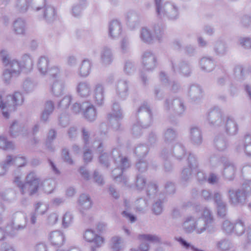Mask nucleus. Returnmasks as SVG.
I'll use <instances>...</instances> for the list:
<instances>
[{"label": "nucleus", "mask_w": 251, "mask_h": 251, "mask_svg": "<svg viewBox=\"0 0 251 251\" xmlns=\"http://www.w3.org/2000/svg\"><path fill=\"white\" fill-rule=\"evenodd\" d=\"M132 133L135 137H138L141 134V125L139 123L133 125Z\"/></svg>", "instance_id": "53"}, {"label": "nucleus", "mask_w": 251, "mask_h": 251, "mask_svg": "<svg viewBox=\"0 0 251 251\" xmlns=\"http://www.w3.org/2000/svg\"><path fill=\"white\" fill-rule=\"evenodd\" d=\"M14 165L18 167L25 166L27 163V159L24 156H14Z\"/></svg>", "instance_id": "44"}, {"label": "nucleus", "mask_w": 251, "mask_h": 251, "mask_svg": "<svg viewBox=\"0 0 251 251\" xmlns=\"http://www.w3.org/2000/svg\"><path fill=\"white\" fill-rule=\"evenodd\" d=\"M235 151L238 153L244 152L251 157V134H246L243 138L235 144Z\"/></svg>", "instance_id": "13"}, {"label": "nucleus", "mask_w": 251, "mask_h": 251, "mask_svg": "<svg viewBox=\"0 0 251 251\" xmlns=\"http://www.w3.org/2000/svg\"><path fill=\"white\" fill-rule=\"evenodd\" d=\"M138 238L142 242L139 247L141 251H148L149 250L150 245L148 242L158 243L161 242V238L154 234H140L139 235Z\"/></svg>", "instance_id": "16"}, {"label": "nucleus", "mask_w": 251, "mask_h": 251, "mask_svg": "<svg viewBox=\"0 0 251 251\" xmlns=\"http://www.w3.org/2000/svg\"><path fill=\"white\" fill-rule=\"evenodd\" d=\"M54 109V105L51 100L46 101L45 104L44 108L40 115V120L41 122L46 123L49 121V117L53 113Z\"/></svg>", "instance_id": "21"}, {"label": "nucleus", "mask_w": 251, "mask_h": 251, "mask_svg": "<svg viewBox=\"0 0 251 251\" xmlns=\"http://www.w3.org/2000/svg\"><path fill=\"white\" fill-rule=\"evenodd\" d=\"M93 101L98 106H101L104 103V98L103 95H94Z\"/></svg>", "instance_id": "55"}, {"label": "nucleus", "mask_w": 251, "mask_h": 251, "mask_svg": "<svg viewBox=\"0 0 251 251\" xmlns=\"http://www.w3.org/2000/svg\"><path fill=\"white\" fill-rule=\"evenodd\" d=\"M111 248L113 251H123L125 248L123 239L119 236H114L111 239Z\"/></svg>", "instance_id": "28"}, {"label": "nucleus", "mask_w": 251, "mask_h": 251, "mask_svg": "<svg viewBox=\"0 0 251 251\" xmlns=\"http://www.w3.org/2000/svg\"><path fill=\"white\" fill-rule=\"evenodd\" d=\"M146 184V179L142 175H138L136 176L135 185L137 189L139 190H143Z\"/></svg>", "instance_id": "39"}, {"label": "nucleus", "mask_w": 251, "mask_h": 251, "mask_svg": "<svg viewBox=\"0 0 251 251\" xmlns=\"http://www.w3.org/2000/svg\"><path fill=\"white\" fill-rule=\"evenodd\" d=\"M219 180V177L217 175L213 173L210 174L208 178H207V181L209 183L211 184H214L218 182Z\"/></svg>", "instance_id": "62"}, {"label": "nucleus", "mask_w": 251, "mask_h": 251, "mask_svg": "<svg viewBox=\"0 0 251 251\" xmlns=\"http://www.w3.org/2000/svg\"><path fill=\"white\" fill-rule=\"evenodd\" d=\"M58 220V215L56 213H52L50 214L47 218V223L49 225H54Z\"/></svg>", "instance_id": "50"}, {"label": "nucleus", "mask_w": 251, "mask_h": 251, "mask_svg": "<svg viewBox=\"0 0 251 251\" xmlns=\"http://www.w3.org/2000/svg\"><path fill=\"white\" fill-rule=\"evenodd\" d=\"M50 240L52 245L54 246H61L64 242V236L60 231H54L50 235Z\"/></svg>", "instance_id": "24"}, {"label": "nucleus", "mask_w": 251, "mask_h": 251, "mask_svg": "<svg viewBox=\"0 0 251 251\" xmlns=\"http://www.w3.org/2000/svg\"><path fill=\"white\" fill-rule=\"evenodd\" d=\"M176 136V131L174 128H168L165 131L164 139V142L168 146L167 148L171 146V145H173L172 143Z\"/></svg>", "instance_id": "26"}, {"label": "nucleus", "mask_w": 251, "mask_h": 251, "mask_svg": "<svg viewBox=\"0 0 251 251\" xmlns=\"http://www.w3.org/2000/svg\"><path fill=\"white\" fill-rule=\"evenodd\" d=\"M212 199H213L214 203L216 204V206L226 203L223 200L222 194L219 192H214Z\"/></svg>", "instance_id": "49"}, {"label": "nucleus", "mask_w": 251, "mask_h": 251, "mask_svg": "<svg viewBox=\"0 0 251 251\" xmlns=\"http://www.w3.org/2000/svg\"><path fill=\"white\" fill-rule=\"evenodd\" d=\"M78 209L81 213L84 210L90 209L92 206V201L89 195L82 194L80 195L78 200Z\"/></svg>", "instance_id": "22"}, {"label": "nucleus", "mask_w": 251, "mask_h": 251, "mask_svg": "<svg viewBox=\"0 0 251 251\" xmlns=\"http://www.w3.org/2000/svg\"><path fill=\"white\" fill-rule=\"evenodd\" d=\"M224 130L226 134L230 136L237 134L238 130V126L237 122L232 116H227L224 120Z\"/></svg>", "instance_id": "19"}, {"label": "nucleus", "mask_w": 251, "mask_h": 251, "mask_svg": "<svg viewBox=\"0 0 251 251\" xmlns=\"http://www.w3.org/2000/svg\"><path fill=\"white\" fill-rule=\"evenodd\" d=\"M27 217L21 212H16L13 215V220L6 228V233L10 236H15L19 232L26 228Z\"/></svg>", "instance_id": "6"}, {"label": "nucleus", "mask_w": 251, "mask_h": 251, "mask_svg": "<svg viewBox=\"0 0 251 251\" xmlns=\"http://www.w3.org/2000/svg\"><path fill=\"white\" fill-rule=\"evenodd\" d=\"M188 167L184 168L181 174V181L184 183L188 181L191 176L192 173L194 171H197L198 163L196 156L190 154L187 158Z\"/></svg>", "instance_id": "12"}, {"label": "nucleus", "mask_w": 251, "mask_h": 251, "mask_svg": "<svg viewBox=\"0 0 251 251\" xmlns=\"http://www.w3.org/2000/svg\"><path fill=\"white\" fill-rule=\"evenodd\" d=\"M245 181L243 183H246V186H250L251 187V167L248 166L244 168Z\"/></svg>", "instance_id": "41"}, {"label": "nucleus", "mask_w": 251, "mask_h": 251, "mask_svg": "<svg viewBox=\"0 0 251 251\" xmlns=\"http://www.w3.org/2000/svg\"><path fill=\"white\" fill-rule=\"evenodd\" d=\"M73 221V216L70 212H66L63 216L62 219V225L65 228L69 226Z\"/></svg>", "instance_id": "40"}, {"label": "nucleus", "mask_w": 251, "mask_h": 251, "mask_svg": "<svg viewBox=\"0 0 251 251\" xmlns=\"http://www.w3.org/2000/svg\"><path fill=\"white\" fill-rule=\"evenodd\" d=\"M201 196L204 200L207 201L211 200L213 198L211 192L206 189L201 190Z\"/></svg>", "instance_id": "54"}, {"label": "nucleus", "mask_w": 251, "mask_h": 251, "mask_svg": "<svg viewBox=\"0 0 251 251\" xmlns=\"http://www.w3.org/2000/svg\"><path fill=\"white\" fill-rule=\"evenodd\" d=\"M56 131L53 129H50L48 132L46 140V146L50 151L54 150V148L52 146L51 143L56 138Z\"/></svg>", "instance_id": "32"}, {"label": "nucleus", "mask_w": 251, "mask_h": 251, "mask_svg": "<svg viewBox=\"0 0 251 251\" xmlns=\"http://www.w3.org/2000/svg\"><path fill=\"white\" fill-rule=\"evenodd\" d=\"M21 179V177L17 176L15 177L14 181L19 188L22 195L32 196L37 192L41 180L35 172L32 171L27 174L25 183L22 182Z\"/></svg>", "instance_id": "3"}, {"label": "nucleus", "mask_w": 251, "mask_h": 251, "mask_svg": "<svg viewBox=\"0 0 251 251\" xmlns=\"http://www.w3.org/2000/svg\"><path fill=\"white\" fill-rule=\"evenodd\" d=\"M9 133L13 137H16L22 134L25 136L27 133V128L17 121H14L9 127Z\"/></svg>", "instance_id": "20"}, {"label": "nucleus", "mask_w": 251, "mask_h": 251, "mask_svg": "<svg viewBox=\"0 0 251 251\" xmlns=\"http://www.w3.org/2000/svg\"><path fill=\"white\" fill-rule=\"evenodd\" d=\"M84 238L88 242H92L95 244L92 247L91 251H97L96 248L100 247L104 243V238L97 234L91 229H87L83 235Z\"/></svg>", "instance_id": "15"}, {"label": "nucleus", "mask_w": 251, "mask_h": 251, "mask_svg": "<svg viewBox=\"0 0 251 251\" xmlns=\"http://www.w3.org/2000/svg\"><path fill=\"white\" fill-rule=\"evenodd\" d=\"M148 205V201L145 199L140 198L135 201L136 210L142 213H144L147 210Z\"/></svg>", "instance_id": "29"}, {"label": "nucleus", "mask_w": 251, "mask_h": 251, "mask_svg": "<svg viewBox=\"0 0 251 251\" xmlns=\"http://www.w3.org/2000/svg\"><path fill=\"white\" fill-rule=\"evenodd\" d=\"M215 246L218 251H228L233 247V245L229 239L224 238L217 241Z\"/></svg>", "instance_id": "23"}, {"label": "nucleus", "mask_w": 251, "mask_h": 251, "mask_svg": "<svg viewBox=\"0 0 251 251\" xmlns=\"http://www.w3.org/2000/svg\"><path fill=\"white\" fill-rule=\"evenodd\" d=\"M224 113L222 109L218 106H214L209 110L207 113L206 120L211 127L219 128L224 125Z\"/></svg>", "instance_id": "8"}, {"label": "nucleus", "mask_w": 251, "mask_h": 251, "mask_svg": "<svg viewBox=\"0 0 251 251\" xmlns=\"http://www.w3.org/2000/svg\"><path fill=\"white\" fill-rule=\"evenodd\" d=\"M201 206L196 207V211L192 215L186 217L182 224L183 230L187 233L195 232L196 216H199V211H200Z\"/></svg>", "instance_id": "14"}, {"label": "nucleus", "mask_w": 251, "mask_h": 251, "mask_svg": "<svg viewBox=\"0 0 251 251\" xmlns=\"http://www.w3.org/2000/svg\"><path fill=\"white\" fill-rule=\"evenodd\" d=\"M214 146L217 150L222 151L227 148L228 144L224 137L222 135H219L215 137Z\"/></svg>", "instance_id": "27"}, {"label": "nucleus", "mask_w": 251, "mask_h": 251, "mask_svg": "<svg viewBox=\"0 0 251 251\" xmlns=\"http://www.w3.org/2000/svg\"><path fill=\"white\" fill-rule=\"evenodd\" d=\"M209 162L211 166L216 167L222 164L223 170L222 174L223 176L228 180H233L235 177L236 171V167L235 164L225 157L219 158L215 155L210 157Z\"/></svg>", "instance_id": "4"}, {"label": "nucleus", "mask_w": 251, "mask_h": 251, "mask_svg": "<svg viewBox=\"0 0 251 251\" xmlns=\"http://www.w3.org/2000/svg\"><path fill=\"white\" fill-rule=\"evenodd\" d=\"M250 194H251L250 186H246V183H243L241 189L228 190L229 202L234 206L242 205L246 202L247 197Z\"/></svg>", "instance_id": "5"}, {"label": "nucleus", "mask_w": 251, "mask_h": 251, "mask_svg": "<svg viewBox=\"0 0 251 251\" xmlns=\"http://www.w3.org/2000/svg\"><path fill=\"white\" fill-rule=\"evenodd\" d=\"M111 156L104 153L99 157L100 162L104 166H109L110 158H112L113 161L117 167L112 171V176L113 180L118 183H122L125 186H128V179L126 176L122 175L124 170L130 166V163L128 159L123 157L118 149H114L111 152Z\"/></svg>", "instance_id": "1"}, {"label": "nucleus", "mask_w": 251, "mask_h": 251, "mask_svg": "<svg viewBox=\"0 0 251 251\" xmlns=\"http://www.w3.org/2000/svg\"><path fill=\"white\" fill-rule=\"evenodd\" d=\"M165 189L167 193L173 194L175 191V185L172 182H168L165 184Z\"/></svg>", "instance_id": "61"}, {"label": "nucleus", "mask_w": 251, "mask_h": 251, "mask_svg": "<svg viewBox=\"0 0 251 251\" xmlns=\"http://www.w3.org/2000/svg\"><path fill=\"white\" fill-rule=\"evenodd\" d=\"M87 146L84 148V151L83 154L84 160L85 162H89L91 161L92 159V155L91 151L89 150L86 149Z\"/></svg>", "instance_id": "60"}, {"label": "nucleus", "mask_w": 251, "mask_h": 251, "mask_svg": "<svg viewBox=\"0 0 251 251\" xmlns=\"http://www.w3.org/2000/svg\"><path fill=\"white\" fill-rule=\"evenodd\" d=\"M48 208L47 204L39 201L34 205V212L39 215H44L48 211Z\"/></svg>", "instance_id": "33"}, {"label": "nucleus", "mask_w": 251, "mask_h": 251, "mask_svg": "<svg viewBox=\"0 0 251 251\" xmlns=\"http://www.w3.org/2000/svg\"><path fill=\"white\" fill-rule=\"evenodd\" d=\"M164 107L167 110H172L176 115L179 116L183 115L186 108L182 100L175 99L172 95L166 98Z\"/></svg>", "instance_id": "9"}, {"label": "nucleus", "mask_w": 251, "mask_h": 251, "mask_svg": "<svg viewBox=\"0 0 251 251\" xmlns=\"http://www.w3.org/2000/svg\"><path fill=\"white\" fill-rule=\"evenodd\" d=\"M157 187L156 185L153 183H150L148 184L147 194L149 197H154L157 192Z\"/></svg>", "instance_id": "43"}, {"label": "nucleus", "mask_w": 251, "mask_h": 251, "mask_svg": "<svg viewBox=\"0 0 251 251\" xmlns=\"http://www.w3.org/2000/svg\"><path fill=\"white\" fill-rule=\"evenodd\" d=\"M93 178L95 182H96L98 184L100 185L104 184V181L103 180L102 176L100 175L99 173L96 171H95L94 173Z\"/></svg>", "instance_id": "56"}, {"label": "nucleus", "mask_w": 251, "mask_h": 251, "mask_svg": "<svg viewBox=\"0 0 251 251\" xmlns=\"http://www.w3.org/2000/svg\"><path fill=\"white\" fill-rule=\"evenodd\" d=\"M149 151L148 148L144 145H138L135 150L134 153L139 158L144 157Z\"/></svg>", "instance_id": "34"}, {"label": "nucleus", "mask_w": 251, "mask_h": 251, "mask_svg": "<svg viewBox=\"0 0 251 251\" xmlns=\"http://www.w3.org/2000/svg\"><path fill=\"white\" fill-rule=\"evenodd\" d=\"M92 148L95 150L98 153H100L103 151L104 146L101 140H96L92 145Z\"/></svg>", "instance_id": "45"}, {"label": "nucleus", "mask_w": 251, "mask_h": 251, "mask_svg": "<svg viewBox=\"0 0 251 251\" xmlns=\"http://www.w3.org/2000/svg\"><path fill=\"white\" fill-rule=\"evenodd\" d=\"M23 101V95H0V108L8 110L11 106L21 105Z\"/></svg>", "instance_id": "11"}, {"label": "nucleus", "mask_w": 251, "mask_h": 251, "mask_svg": "<svg viewBox=\"0 0 251 251\" xmlns=\"http://www.w3.org/2000/svg\"><path fill=\"white\" fill-rule=\"evenodd\" d=\"M0 149L3 150H13L14 145L12 142L8 141L5 136L1 135L0 136Z\"/></svg>", "instance_id": "30"}, {"label": "nucleus", "mask_w": 251, "mask_h": 251, "mask_svg": "<svg viewBox=\"0 0 251 251\" xmlns=\"http://www.w3.org/2000/svg\"><path fill=\"white\" fill-rule=\"evenodd\" d=\"M188 154L184 145L180 143H176L171 145L168 148H164L161 152V156L164 159H167L170 155H173L176 159L181 160Z\"/></svg>", "instance_id": "7"}, {"label": "nucleus", "mask_w": 251, "mask_h": 251, "mask_svg": "<svg viewBox=\"0 0 251 251\" xmlns=\"http://www.w3.org/2000/svg\"><path fill=\"white\" fill-rule=\"evenodd\" d=\"M71 100L70 95H66L58 103V106L63 108H68Z\"/></svg>", "instance_id": "46"}, {"label": "nucleus", "mask_w": 251, "mask_h": 251, "mask_svg": "<svg viewBox=\"0 0 251 251\" xmlns=\"http://www.w3.org/2000/svg\"><path fill=\"white\" fill-rule=\"evenodd\" d=\"M144 112L146 113L147 116L150 118V120H151L152 118L151 111L150 106L146 101L143 102L138 110V113Z\"/></svg>", "instance_id": "38"}, {"label": "nucleus", "mask_w": 251, "mask_h": 251, "mask_svg": "<svg viewBox=\"0 0 251 251\" xmlns=\"http://www.w3.org/2000/svg\"><path fill=\"white\" fill-rule=\"evenodd\" d=\"M72 110L75 114L78 113L81 110L82 111V103L80 104L77 102L74 103L72 106Z\"/></svg>", "instance_id": "64"}, {"label": "nucleus", "mask_w": 251, "mask_h": 251, "mask_svg": "<svg viewBox=\"0 0 251 251\" xmlns=\"http://www.w3.org/2000/svg\"><path fill=\"white\" fill-rule=\"evenodd\" d=\"M14 156L12 155H7L4 161L1 164L8 170L10 166L14 165Z\"/></svg>", "instance_id": "52"}, {"label": "nucleus", "mask_w": 251, "mask_h": 251, "mask_svg": "<svg viewBox=\"0 0 251 251\" xmlns=\"http://www.w3.org/2000/svg\"><path fill=\"white\" fill-rule=\"evenodd\" d=\"M189 139L190 143L194 146H200L203 141L201 128L198 126H192L189 129Z\"/></svg>", "instance_id": "17"}, {"label": "nucleus", "mask_w": 251, "mask_h": 251, "mask_svg": "<svg viewBox=\"0 0 251 251\" xmlns=\"http://www.w3.org/2000/svg\"><path fill=\"white\" fill-rule=\"evenodd\" d=\"M69 117L66 113L61 114L59 117V124L63 127H65L69 124Z\"/></svg>", "instance_id": "51"}, {"label": "nucleus", "mask_w": 251, "mask_h": 251, "mask_svg": "<svg viewBox=\"0 0 251 251\" xmlns=\"http://www.w3.org/2000/svg\"><path fill=\"white\" fill-rule=\"evenodd\" d=\"M222 228L224 233L230 235L233 233L234 224H233L229 220H226L223 222Z\"/></svg>", "instance_id": "35"}, {"label": "nucleus", "mask_w": 251, "mask_h": 251, "mask_svg": "<svg viewBox=\"0 0 251 251\" xmlns=\"http://www.w3.org/2000/svg\"><path fill=\"white\" fill-rule=\"evenodd\" d=\"M79 172L82 176L85 179L88 180L90 178V175L87 170L84 167H81L79 169Z\"/></svg>", "instance_id": "63"}, {"label": "nucleus", "mask_w": 251, "mask_h": 251, "mask_svg": "<svg viewBox=\"0 0 251 251\" xmlns=\"http://www.w3.org/2000/svg\"><path fill=\"white\" fill-rule=\"evenodd\" d=\"M82 136L84 143L85 148L89 144L90 133L88 129L85 127H82L81 129Z\"/></svg>", "instance_id": "48"}, {"label": "nucleus", "mask_w": 251, "mask_h": 251, "mask_svg": "<svg viewBox=\"0 0 251 251\" xmlns=\"http://www.w3.org/2000/svg\"><path fill=\"white\" fill-rule=\"evenodd\" d=\"M120 100V96L117 95V97L114 99V101L113 102L111 111L108 115V119L111 123H112L114 121L116 122L115 125H112L113 128L115 130L119 129L120 124L119 121L123 118L122 110L119 104L117 102V101H119Z\"/></svg>", "instance_id": "10"}, {"label": "nucleus", "mask_w": 251, "mask_h": 251, "mask_svg": "<svg viewBox=\"0 0 251 251\" xmlns=\"http://www.w3.org/2000/svg\"><path fill=\"white\" fill-rule=\"evenodd\" d=\"M141 37L145 42H147L149 40L151 39V35L147 29L143 28L141 32Z\"/></svg>", "instance_id": "58"}, {"label": "nucleus", "mask_w": 251, "mask_h": 251, "mask_svg": "<svg viewBox=\"0 0 251 251\" xmlns=\"http://www.w3.org/2000/svg\"><path fill=\"white\" fill-rule=\"evenodd\" d=\"M199 216H196L195 232L201 234L205 231L213 233L216 231L217 227L212 211L206 206H201Z\"/></svg>", "instance_id": "2"}, {"label": "nucleus", "mask_w": 251, "mask_h": 251, "mask_svg": "<svg viewBox=\"0 0 251 251\" xmlns=\"http://www.w3.org/2000/svg\"><path fill=\"white\" fill-rule=\"evenodd\" d=\"M217 213L219 216L224 217L227 212V205L226 203L217 206Z\"/></svg>", "instance_id": "47"}, {"label": "nucleus", "mask_w": 251, "mask_h": 251, "mask_svg": "<svg viewBox=\"0 0 251 251\" xmlns=\"http://www.w3.org/2000/svg\"><path fill=\"white\" fill-rule=\"evenodd\" d=\"M136 168L140 172H145L147 169V164L146 162L140 159L136 164Z\"/></svg>", "instance_id": "57"}, {"label": "nucleus", "mask_w": 251, "mask_h": 251, "mask_svg": "<svg viewBox=\"0 0 251 251\" xmlns=\"http://www.w3.org/2000/svg\"><path fill=\"white\" fill-rule=\"evenodd\" d=\"M62 156L64 160V161L67 162L69 164H72L73 163V161L69 156V153L68 151L64 149L62 150Z\"/></svg>", "instance_id": "59"}, {"label": "nucleus", "mask_w": 251, "mask_h": 251, "mask_svg": "<svg viewBox=\"0 0 251 251\" xmlns=\"http://www.w3.org/2000/svg\"><path fill=\"white\" fill-rule=\"evenodd\" d=\"M82 113L84 118L89 122H94L97 119V109L92 103L88 101L82 103Z\"/></svg>", "instance_id": "18"}, {"label": "nucleus", "mask_w": 251, "mask_h": 251, "mask_svg": "<svg viewBox=\"0 0 251 251\" xmlns=\"http://www.w3.org/2000/svg\"><path fill=\"white\" fill-rule=\"evenodd\" d=\"M176 240L179 243L181 246L186 250H191L192 251H204V250L196 248L191 243L187 242L181 237L176 238Z\"/></svg>", "instance_id": "31"}, {"label": "nucleus", "mask_w": 251, "mask_h": 251, "mask_svg": "<svg viewBox=\"0 0 251 251\" xmlns=\"http://www.w3.org/2000/svg\"><path fill=\"white\" fill-rule=\"evenodd\" d=\"M43 188L45 192L50 194L51 193L55 186V181L52 179H48L44 181Z\"/></svg>", "instance_id": "36"}, {"label": "nucleus", "mask_w": 251, "mask_h": 251, "mask_svg": "<svg viewBox=\"0 0 251 251\" xmlns=\"http://www.w3.org/2000/svg\"><path fill=\"white\" fill-rule=\"evenodd\" d=\"M14 192L12 190H7L0 192V198L3 201H11L14 199Z\"/></svg>", "instance_id": "37"}, {"label": "nucleus", "mask_w": 251, "mask_h": 251, "mask_svg": "<svg viewBox=\"0 0 251 251\" xmlns=\"http://www.w3.org/2000/svg\"><path fill=\"white\" fill-rule=\"evenodd\" d=\"M163 202L161 200L156 201L152 205V210L155 215H160L163 210Z\"/></svg>", "instance_id": "42"}, {"label": "nucleus", "mask_w": 251, "mask_h": 251, "mask_svg": "<svg viewBox=\"0 0 251 251\" xmlns=\"http://www.w3.org/2000/svg\"><path fill=\"white\" fill-rule=\"evenodd\" d=\"M246 230L245 221L243 218H238L234 223L233 233L237 236L243 235Z\"/></svg>", "instance_id": "25"}]
</instances>
